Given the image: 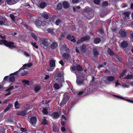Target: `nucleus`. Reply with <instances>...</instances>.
<instances>
[{
  "label": "nucleus",
  "instance_id": "f257e3e1",
  "mask_svg": "<svg viewBox=\"0 0 133 133\" xmlns=\"http://www.w3.org/2000/svg\"><path fill=\"white\" fill-rule=\"evenodd\" d=\"M63 75V73L58 72L56 74L55 79L60 83H63L64 82Z\"/></svg>",
  "mask_w": 133,
  "mask_h": 133
},
{
  "label": "nucleus",
  "instance_id": "f03ea898",
  "mask_svg": "<svg viewBox=\"0 0 133 133\" xmlns=\"http://www.w3.org/2000/svg\"><path fill=\"white\" fill-rule=\"evenodd\" d=\"M2 44L11 48H13L15 47L14 45V43L12 42H8L6 40H2L0 41V44Z\"/></svg>",
  "mask_w": 133,
  "mask_h": 133
},
{
  "label": "nucleus",
  "instance_id": "7ed1b4c3",
  "mask_svg": "<svg viewBox=\"0 0 133 133\" xmlns=\"http://www.w3.org/2000/svg\"><path fill=\"white\" fill-rule=\"evenodd\" d=\"M51 40L49 39H45L41 41V46L44 48L46 49L47 46L50 43Z\"/></svg>",
  "mask_w": 133,
  "mask_h": 133
},
{
  "label": "nucleus",
  "instance_id": "20e7f679",
  "mask_svg": "<svg viewBox=\"0 0 133 133\" xmlns=\"http://www.w3.org/2000/svg\"><path fill=\"white\" fill-rule=\"evenodd\" d=\"M61 49L63 51H64L65 52H66L67 54H66L65 53H64L62 55L63 57L65 59H69L70 58V56L68 54V53L69 52V49L65 47V46H63L61 47Z\"/></svg>",
  "mask_w": 133,
  "mask_h": 133
},
{
  "label": "nucleus",
  "instance_id": "39448f33",
  "mask_svg": "<svg viewBox=\"0 0 133 133\" xmlns=\"http://www.w3.org/2000/svg\"><path fill=\"white\" fill-rule=\"evenodd\" d=\"M55 61L53 59H52L50 62V63L47 68V70L49 71H52L55 68Z\"/></svg>",
  "mask_w": 133,
  "mask_h": 133
},
{
  "label": "nucleus",
  "instance_id": "423d86ee",
  "mask_svg": "<svg viewBox=\"0 0 133 133\" xmlns=\"http://www.w3.org/2000/svg\"><path fill=\"white\" fill-rule=\"evenodd\" d=\"M70 96V95L69 94L67 93H65L64 94L63 101H65V103L69 99Z\"/></svg>",
  "mask_w": 133,
  "mask_h": 133
},
{
  "label": "nucleus",
  "instance_id": "0eeeda50",
  "mask_svg": "<svg viewBox=\"0 0 133 133\" xmlns=\"http://www.w3.org/2000/svg\"><path fill=\"white\" fill-rule=\"evenodd\" d=\"M16 115L20 116H24L27 114V112L26 111V110L24 111H21L18 112L16 113Z\"/></svg>",
  "mask_w": 133,
  "mask_h": 133
},
{
  "label": "nucleus",
  "instance_id": "6e6552de",
  "mask_svg": "<svg viewBox=\"0 0 133 133\" xmlns=\"http://www.w3.org/2000/svg\"><path fill=\"white\" fill-rule=\"evenodd\" d=\"M123 17L124 19L127 20L129 19V13L128 12H125L123 15Z\"/></svg>",
  "mask_w": 133,
  "mask_h": 133
},
{
  "label": "nucleus",
  "instance_id": "1a4fd4ad",
  "mask_svg": "<svg viewBox=\"0 0 133 133\" xmlns=\"http://www.w3.org/2000/svg\"><path fill=\"white\" fill-rule=\"evenodd\" d=\"M120 45L122 48L124 49L127 47L128 44L127 42L124 41L121 43Z\"/></svg>",
  "mask_w": 133,
  "mask_h": 133
},
{
  "label": "nucleus",
  "instance_id": "9d476101",
  "mask_svg": "<svg viewBox=\"0 0 133 133\" xmlns=\"http://www.w3.org/2000/svg\"><path fill=\"white\" fill-rule=\"evenodd\" d=\"M119 34L122 37H126L127 35V33L125 30H121L119 32Z\"/></svg>",
  "mask_w": 133,
  "mask_h": 133
},
{
  "label": "nucleus",
  "instance_id": "9b49d317",
  "mask_svg": "<svg viewBox=\"0 0 133 133\" xmlns=\"http://www.w3.org/2000/svg\"><path fill=\"white\" fill-rule=\"evenodd\" d=\"M57 46V44L55 41L53 42L50 45V48L51 49H54L56 48Z\"/></svg>",
  "mask_w": 133,
  "mask_h": 133
},
{
  "label": "nucleus",
  "instance_id": "f8f14e48",
  "mask_svg": "<svg viewBox=\"0 0 133 133\" xmlns=\"http://www.w3.org/2000/svg\"><path fill=\"white\" fill-rule=\"evenodd\" d=\"M6 2L8 4L11 5L15 4L16 2L15 0H6Z\"/></svg>",
  "mask_w": 133,
  "mask_h": 133
},
{
  "label": "nucleus",
  "instance_id": "ddd939ff",
  "mask_svg": "<svg viewBox=\"0 0 133 133\" xmlns=\"http://www.w3.org/2000/svg\"><path fill=\"white\" fill-rule=\"evenodd\" d=\"M67 37L68 39L70 40L73 43H75L76 41L75 39V37L73 36H71L70 35H68Z\"/></svg>",
  "mask_w": 133,
  "mask_h": 133
},
{
  "label": "nucleus",
  "instance_id": "4468645a",
  "mask_svg": "<svg viewBox=\"0 0 133 133\" xmlns=\"http://www.w3.org/2000/svg\"><path fill=\"white\" fill-rule=\"evenodd\" d=\"M63 6L65 8H68L70 7L69 3L66 1H64L63 2Z\"/></svg>",
  "mask_w": 133,
  "mask_h": 133
},
{
  "label": "nucleus",
  "instance_id": "2eb2a0df",
  "mask_svg": "<svg viewBox=\"0 0 133 133\" xmlns=\"http://www.w3.org/2000/svg\"><path fill=\"white\" fill-rule=\"evenodd\" d=\"M30 122L32 124H35L37 122V119L35 117H33L31 118Z\"/></svg>",
  "mask_w": 133,
  "mask_h": 133
},
{
  "label": "nucleus",
  "instance_id": "dca6fc26",
  "mask_svg": "<svg viewBox=\"0 0 133 133\" xmlns=\"http://www.w3.org/2000/svg\"><path fill=\"white\" fill-rule=\"evenodd\" d=\"M22 81L23 83V85H29L30 83V82L29 81L25 79L22 80Z\"/></svg>",
  "mask_w": 133,
  "mask_h": 133
},
{
  "label": "nucleus",
  "instance_id": "f3484780",
  "mask_svg": "<svg viewBox=\"0 0 133 133\" xmlns=\"http://www.w3.org/2000/svg\"><path fill=\"white\" fill-rule=\"evenodd\" d=\"M41 87L39 85H35L34 87V90L36 92H37L41 89Z\"/></svg>",
  "mask_w": 133,
  "mask_h": 133
},
{
  "label": "nucleus",
  "instance_id": "a211bd4d",
  "mask_svg": "<svg viewBox=\"0 0 133 133\" xmlns=\"http://www.w3.org/2000/svg\"><path fill=\"white\" fill-rule=\"evenodd\" d=\"M12 104H9L7 107L4 110V112H5L8 111L12 107Z\"/></svg>",
  "mask_w": 133,
  "mask_h": 133
},
{
  "label": "nucleus",
  "instance_id": "6ab92c4d",
  "mask_svg": "<svg viewBox=\"0 0 133 133\" xmlns=\"http://www.w3.org/2000/svg\"><path fill=\"white\" fill-rule=\"evenodd\" d=\"M53 128V130L54 132H58L59 129L58 128L56 125L55 124H54Z\"/></svg>",
  "mask_w": 133,
  "mask_h": 133
},
{
  "label": "nucleus",
  "instance_id": "aec40b11",
  "mask_svg": "<svg viewBox=\"0 0 133 133\" xmlns=\"http://www.w3.org/2000/svg\"><path fill=\"white\" fill-rule=\"evenodd\" d=\"M14 89V87L13 86H11L8 89H7L6 90V91H9V92L8 93L6 94H5V95L6 96L8 95H9L10 94V91Z\"/></svg>",
  "mask_w": 133,
  "mask_h": 133
},
{
  "label": "nucleus",
  "instance_id": "412c9836",
  "mask_svg": "<svg viewBox=\"0 0 133 133\" xmlns=\"http://www.w3.org/2000/svg\"><path fill=\"white\" fill-rule=\"evenodd\" d=\"M62 20L61 19H58L57 20L55 23L57 25H58L62 23Z\"/></svg>",
  "mask_w": 133,
  "mask_h": 133
},
{
  "label": "nucleus",
  "instance_id": "4be33fe9",
  "mask_svg": "<svg viewBox=\"0 0 133 133\" xmlns=\"http://www.w3.org/2000/svg\"><path fill=\"white\" fill-rule=\"evenodd\" d=\"M53 86L54 89L55 90H58L60 88L59 84L57 83H55L54 84Z\"/></svg>",
  "mask_w": 133,
  "mask_h": 133
},
{
  "label": "nucleus",
  "instance_id": "5701e85b",
  "mask_svg": "<svg viewBox=\"0 0 133 133\" xmlns=\"http://www.w3.org/2000/svg\"><path fill=\"white\" fill-rule=\"evenodd\" d=\"M90 39V37L89 36H85L81 38V40H83V41H88Z\"/></svg>",
  "mask_w": 133,
  "mask_h": 133
},
{
  "label": "nucleus",
  "instance_id": "b1692460",
  "mask_svg": "<svg viewBox=\"0 0 133 133\" xmlns=\"http://www.w3.org/2000/svg\"><path fill=\"white\" fill-rule=\"evenodd\" d=\"M42 21L40 20H37L36 22V24L37 26H41Z\"/></svg>",
  "mask_w": 133,
  "mask_h": 133
},
{
  "label": "nucleus",
  "instance_id": "393cba45",
  "mask_svg": "<svg viewBox=\"0 0 133 133\" xmlns=\"http://www.w3.org/2000/svg\"><path fill=\"white\" fill-rule=\"evenodd\" d=\"M101 39L99 38H95L94 39V42L96 44H98L101 41Z\"/></svg>",
  "mask_w": 133,
  "mask_h": 133
},
{
  "label": "nucleus",
  "instance_id": "a878e982",
  "mask_svg": "<svg viewBox=\"0 0 133 133\" xmlns=\"http://www.w3.org/2000/svg\"><path fill=\"white\" fill-rule=\"evenodd\" d=\"M32 65V64L31 63H29L27 64H25L23 66V67L30 68Z\"/></svg>",
  "mask_w": 133,
  "mask_h": 133
},
{
  "label": "nucleus",
  "instance_id": "bb28decb",
  "mask_svg": "<svg viewBox=\"0 0 133 133\" xmlns=\"http://www.w3.org/2000/svg\"><path fill=\"white\" fill-rule=\"evenodd\" d=\"M46 5V3L43 2L40 5V7L42 8H44Z\"/></svg>",
  "mask_w": 133,
  "mask_h": 133
},
{
  "label": "nucleus",
  "instance_id": "cd10ccee",
  "mask_svg": "<svg viewBox=\"0 0 133 133\" xmlns=\"http://www.w3.org/2000/svg\"><path fill=\"white\" fill-rule=\"evenodd\" d=\"M107 79L108 81H111L114 80V78L113 76H111L108 77Z\"/></svg>",
  "mask_w": 133,
  "mask_h": 133
},
{
  "label": "nucleus",
  "instance_id": "c85d7f7f",
  "mask_svg": "<svg viewBox=\"0 0 133 133\" xmlns=\"http://www.w3.org/2000/svg\"><path fill=\"white\" fill-rule=\"evenodd\" d=\"M15 107L16 109H18L20 107V104L17 101L15 103Z\"/></svg>",
  "mask_w": 133,
  "mask_h": 133
},
{
  "label": "nucleus",
  "instance_id": "c756f323",
  "mask_svg": "<svg viewBox=\"0 0 133 133\" xmlns=\"http://www.w3.org/2000/svg\"><path fill=\"white\" fill-rule=\"evenodd\" d=\"M80 8V7L79 6H74L73 7L74 11L75 12L78 11V10Z\"/></svg>",
  "mask_w": 133,
  "mask_h": 133
},
{
  "label": "nucleus",
  "instance_id": "7c9ffc66",
  "mask_svg": "<svg viewBox=\"0 0 133 133\" xmlns=\"http://www.w3.org/2000/svg\"><path fill=\"white\" fill-rule=\"evenodd\" d=\"M53 117L55 118H57L59 116V115L57 112H54L52 115Z\"/></svg>",
  "mask_w": 133,
  "mask_h": 133
},
{
  "label": "nucleus",
  "instance_id": "2f4dec72",
  "mask_svg": "<svg viewBox=\"0 0 133 133\" xmlns=\"http://www.w3.org/2000/svg\"><path fill=\"white\" fill-rule=\"evenodd\" d=\"M76 70L78 71H81L82 70L81 66L79 65H77L76 67Z\"/></svg>",
  "mask_w": 133,
  "mask_h": 133
},
{
  "label": "nucleus",
  "instance_id": "473e14b6",
  "mask_svg": "<svg viewBox=\"0 0 133 133\" xmlns=\"http://www.w3.org/2000/svg\"><path fill=\"white\" fill-rule=\"evenodd\" d=\"M133 78V75H128L127 76H126L125 78H124V79H131Z\"/></svg>",
  "mask_w": 133,
  "mask_h": 133
},
{
  "label": "nucleus",
  "instance_id": "72a5a7b5",
  "mask_svg": "<svg viewBox=\"0 0 133 133\" xmlns=\"http://www.w3.org/2000/svg\"><path fill=\"white\" fill-rule=\"evenodd\" d=\"M9 80L10 82H14L15 81V78L13 76H11L9 78Z\"/></svg>",
  "mask_w": 133,
  "mask_h": 133
},
{
  "label": "nucleus",
  "instance_id": "f704fd0d",
  "mask_svg": "<svg viewBox=\"0 0 133 133\" xmlns=\"http://www.w3.org/2000/svg\"><path fill=\"white\" fill-rule=\"evenodd\" d=\"M76 82L78 85H80L83 84V82L82 80L80 81L77 80L76 81Z\"/></svg>",
  "mask_w": 133,
  "mask_h": 133
},
{
  "label": "nucleus",
  "instance_id": "c9c22d12",
  "mask_svg": "<svg viewBox=\"0 0 133 133\" xmlns=\"http://www.w3.org/2000/svg\"><path fill=\"white\" fill-rule=\"evenodd\" d=\"M48 122L47 121L45 118L43 119L42 122V124H43L46 125L47 124Z\"/></svg>",
  "mask_w": 133,
  "mask_h": 133
},
{
  "label": "nucleus",
  "instance_id": "e433bc0d",
  "mask_svg": "<svg viewBox=\"0 0 133 133\" xmlns=\"http://www.w3.org/2000/svg\"><path fill=\"white\" fill-rule=\"evenodd\" d=\"M108 4V2L107 1H104L103 2V5L104 6H107Z\"/></svg>",
  "mask_w": 133,
  "mask_h": 133
},
{
  "label": "nucleus",
  "instance_id": "4c0bfd02",
  "mask_svg": "<svg viewBox=\"0 0 133 133\" xmlns=\"http://www.w3.org/2000/svg\"><path fill=\"white\" fill-rule=\"evenodd\" d=\"M42 112L44 114H48V111L47 109L44 108L43 109Z\"/></svg>",
  "mask_w": 133,
  "mask_h": 133
},
{
  "label": "nucleus",
  "instance_id": "58836bf2",
  "mask_svg": "<svg viewBox=\"0 0 133 133\" xmlns=\"http://www.w3.org/2000/svg\"><path fill=\"white\" fill-rule=\"evenodd\" d=\"M42 16L43 17L46 19H48L49 18V16L48 15L45 14H42Z\"/></svg>",
  "mask_w": 133,
  "mask_h": 133
},
{
  "label": "nucleus",
  "instance_id": "ea45409f",
  "mask_svg": "<svg viewBox=\"0 0 133 133\" xmlns=\"http://www.w3.org/2000/svg\"><path fill=\"white\" fill-rule=\"evenodd\" d=\"M94 54L96 56L98 55L99 53L97 50L94 49Z\"/></svg>",
  "mask_w": 133,
  "mask_h": 133
},
{
  "label": "nucleus",
  "instance_id": "a19ab883",
  "mask_svg": "<svg viewBox=\"0 0 133 133\" xmlns=\"http://www.w3.org/2000/svg\"><path fill=\"white\" fill-rule=\"evenodd\" d=\"M94 2L95 4L98 5L100 3V1L99 0H94Z\"/></svg>",
  "mask_w": 133,
  "mask_h": 133
},
{
  "label": "nucleus",
  "instance_id": "79ce46f5",
  "mask_svg": "<svg viewBox=\"0 0 133 133\" xmlns=\"http://www.w3.org/2000/svg\"><path fill=\"white\" fill-rule=\"evenodd\" d=\"M6 21L5 20H3L0 21V25L4 24L6 22Z\"/></svg>",
  "mask_w": 133,
  "mask_h": 133
},
{
  "label": "nucleus",
  "instance_id": "37998d69",
  "mask_svg": "<svg viewBox=\"0 0 133 133\" xmlns=\"http://www.w3.org/2000/svg\"><path fill=\"white\" fill-rule=\"evenodd\" d=\"M62 7V4L61 3H59L57 5V8L58 9H61Z\"/></svg>",
  "mask_w": 133,
  "mask_h": 133
},
{
  "label": "nucleus",
  "instance_id": "c03bdc74",
  "mask_svg": "<svg viewBox=\"0 0 133 133\" xmlns=\"http://www.w3.org/2000/svg\"><path fill=\"white\" fill-rule=\"evenodd\" d=\"M31 35L32 37L34 38L36 40H37V36L35 35L34 33H32L31 34Z\"/></svg>",
  "mask_w": 133,
  "mask_h": 133
},
{
  "label": "nucleus",
  "instance_id": "a18cd8bd",
  "mask_svg": "<svg viewBox=\"0 0 133 133\" xmlns=\"http://www.w3.org/2000/svg\"><path fill=\"white\" fill-rule=\"evenodd\" d=\"M86 48V46H85L83 45H82L81 48V50L82 51L84 52L85 49Z\"/></svg>",
  "mask_w": 133,
  "mask_h": 133
},
{
  "label": "nucleus",
  "instance_id": "49530a36",
  "mask_svg": "<svg viewBox=\"0 0 133 133\" xmlns=\"http://www.w3.org/2000/svg\"><path fill=\"white\" fill-rule=\"evenodd\" d=\"M108 52L109 54L111 55H112V54H113V52L111 51L110 49L109 48L108 49Z\"/></svg>",
  "mask_w": 133,
  "mask_h": 133
},
{
  "label": "nucleus",
  "instance_id": "de8ad7c7",
  "mask_svg": "<svg viewBox=\"0 0 133 133\" xmlns=\"http://www.w3.org/2000/svg\"><path fill=\"white\" fill-rule=\"evenodd\" d=\"M125 72H126V70H123L122 73V74L120 75V77L121 78V77H122L124 75L125 73Z\"/></svg>",
  "mask_w": 133,
  "mask_h": 133
},
{
  "label": "nucleus",
  "instance_id": "09e8293b",
  "mask_svg": "<svg viewBox=\"0 0 133 133\" xmlns=\"http://www.w3.org/2000/svg\"><path fill=\"white\" fill-rule=\"evenodd\" d=\"M79 0H72V2L74 4L77 3L79 1Z\"/></svg>",
  "mask_w": 133,
  "mask_h": 133
},
{
  "label": "nucleus",
  "instance_id": "8fccbe9b",
  "mask_svg": "<svg viewBox=\"0 0 133 133\" xmlns=\"http://www.w3.org/2000/svg\"><path fill=\"white\" fill-rule=\"evenodd\" d=\"M28 73L27 71H24V72L22 73L21 74V76H23L27 74Z\"/></svg>",
  "mask_w": 133,
  "mask_h": 133
},
{
  "label": "nucleus",
  "instance_id": "3c124183",
  "mask_svg": "<svg viewBox=\"0 0 133 133\" xmlns=\"http://www.w3.org/2000/svg\"><path fill=\"white\" fill-rule=\"evenodd\" d=\"M36 43H33L32 45L34 46L36 48H38V46L37 45H36Z\"/></svg>",
  "mask_w": 133,
  "mask_h": 133
},
{
  "label": "nucleus",
  "instance_id": "603ef678",
  "mask_svg": "<svg viewBox=\"0 0 133 133\" xmlns=\"http://www.w3.org/2000/svg\"><path fill=\"white\" fill-rule=\"evenodd\" d=\"M106 64V62H104L103 63V64H102L99 66V68H101L102 67H104V66Z\"/></svg>",
  "mask_w": 133,
  "mask_h": 133
},
{
  "label": "nucleus",
  "instance_id": "864d4df0",
  "mask_svg": "<svg viewBox=\"0 0 133 133\" xmlns=\"http://www.w3.org/2000/svg\"><path fill=\"white\" fill-rule=\"evenodd\" d=\"M42 25H41L44 26L46 24V22L45 21H42Z\"/></svg>",
  "mask_w": 133,
  "mask_h": 133
},
{
  "label": "nucleus",
  "instance_id": "5fc2aeb1",
  "mask_svg": "<svg viewBox=\"0 0 133 133\" xmlns=\"http://www.w3.org/2000/svg\"><path fill=\"white\" fill-rule=\"evenodd\" d=\"M61 129L62 131H64L65 130V128L63 126L61 127Z\"/></svg>",
  "mask_w": 133,
  "mask_h": 133
},
{
  "label": "nucleus",
  "instance_id": "6e6d98bb",
  "mask_svg": "<svg viewBox=\"0 0 133 133\" xmlns=\"http://www.w3.org/2000/svg\"><path fill=\"white\" fill-rule=\"evenodd\" d=\"M71 69L73 71H75L76 69V68L75 66H74L71 68Z\"/></svg>",
  "mask_w": 133,
  "mask_h": 133
},
{
  "label": "nucleus",
  "instance_id": "4d7b16f0",
  "mask_svg": "<svg viewBox=\"0 0 133 133\" xmlns=\"http://www.w3.org/2000/svg\"><path fill=\"white\" fill-rule=\"evenodd\" d=\"M83 93H84L83 91H81L79 92L77 94V95L80 96L82 95Z\"/></svg>",
  "mask_w": 133,
  "mask_h": 133
},
{
  "label": "nucleus",
  "instance_id": "13d9d810",
  "mask_svg": "<svg viewBox=\"0 0 133 133\" xmlns=\"http://www.w3.org/2000/svg\"><path fill=\"white\" fill-rule=\"evenodd\" d=\"M83 42V40H81V38L80 40H78L77 42V44H79L81 43H82Z\"/></svg>",
  "mask_w": 133,
  "mask_h": 133
},
{
  "label": "nucleus",
  "instance_id": "bf43d9fd",
  "mask_svg": "<svg viewBox=\"0 0 133 133\" xmlns=\"http://www.w3.org/2000/svg\"><path fill=\"white\" fill-rule=\"evenodd\" d=\"M0 37L1 38L4 39L5 38V36L3 34L1 35H0Z\"/></svg>",
  "mask_w": 133,
  "mask_h": 133
},
{
  "label": "nucleus",
  "instance_id": "052dcab7",
  "mask_svg": "<svg viewBox=\"0 0 133 133\" xmlns=\"http://www.w3.org/2000/svg\"><path fill=\"white\" fill-rule=\"evenodd\" d=\"M24 55L27 57H28L29 56V54L25 52H24Z\"/></svg>",
  "mask_w": 133,
  "mask_h": 133
},
{
  "label": "nucleus",
  "instance_id": "680f3d73",
  "mask_svg": "<svg viewBox=\"0 0 133 133\" xmlns=\"http://www.w3.org/2000/svg\"><path fill=\"white\" fill-rule=\"evenodd\" d=\"M63 119H62L61 121V124H62V125L63 126L65 124V121L66 120H65L64 121H63Z\"/></svg>",
  "mask_w": 133,
  "mask_h": 133
},
{
  "label": "nucleus",
  "instance_id": "e2e57ef3",
  "mask_svg": "<svg viewBox=\"0 0 133 133\" xmlns=\"http://www.w3.org/2000/svg\"><path fill=\"white\" fill-rule=\"evenodd\" d=\"M10 17L12 19H13L14 18V15L11 14L10 15Z\"/></svg>",
  "mask_w": 133,
  "mask_h": 133
},
{
  "label": "nucleus",
  "instance_id": "0e129e2a",
  "mask_svg": "<svg viewBox=\"0 0 133 133\" xmlns=\"http://www.w3.org/2000/svg\"><path fill=\"white\" fill-rule=\"evenodd\" d=\"M59 63L61 64L62 65H64V63L63 61L62 60L60 61L59 62Z\"/></svg>",
  "mask_w": 133,
  "mask_h": 133
},
{
  "label": "nucleus",
  "instance_id": "69168bd1",
  "mask_svg": "<svg viewBox=\"0 0 133 133\" xmlns=\"http://www.w3.org/2000/svg\"><path fill=\"white\" fill-rule=\"evenodd\" d=\"M49 78V75H45V79H48Z\"/></svg>",
  "mask_w": 133,
  "mask_h": 133
},
{
  "label": "nucleus",
  "instance_id": "338daca9",
  "mask_svg": "<svg viewBox=\"0 0 133 133\" xmlns=\"http://www.w3.org/2000/svg\"><path fill=\"white\" fill-rule=\"evenodd\" d=\"M21 130L22 131L24 132L26 130V129L23 128H21Z\"/></svg>",
  "mask_w": 133,
  "mask_h": 133
},
{
  "label": "nucleus",
  "instance_id": "774afa93",
  "mask_svg": "<svg viewBox=\"0 0 133 133\" xmlns=\"http://www.w3.org/2000/svg\"><path fill=\"white\" fill-rule=\"evenodd\" d=\"M130 36L131 38H133V32H131L130 33Z\"/></svg>",
  "mask_w": 133,
  "mask_h": 133
}]
</instances>
